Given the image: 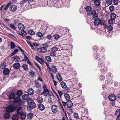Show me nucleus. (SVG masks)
<instances>
[{
    "label": "nucleus",
    "mask_w": 120,
    "mask_h": 120,
    "mask_svg": "<svg viewBox=\"0 0 120 120\" xmlns=\"http://www.w3.org/2000/svg\"><path fill=\"white\" fill-rule=\"evenodd\" d=\"M95 56L96 59H97L98 60V65L99 67H101V72L103 73L106 72V71L107 70V68L105 66L104 64L103 63V61L101 60V59H100L101 58L100 56H99V55H98V54L97 53H96L95 54Z\"/></svg>",
    "instance_id": "obj_1"
},
{
    "label": "nucleus",
    "mask_w": 120,
    "mask_h": 120,
    "mask_svg": "<svg viewBox=\"0 0 120 120\" xmlns=\"http://www.w3.org/2000/svg\"><path fill=\"white\" fill-rule=\"evenodd\" d=\"M22 107L20 105H16L15 107V108L17 110V113L19 115L22 112Z\"/></svg>",
    "instance_id": "obj_2"
},
{
    "label": "nucleus",
    "mask_w": 120,
    "mask_h": 120,
    "mask_svg": "<svg viewBox=\"0 0 120 120\" xmlns=\"http://www.w3.org/2000/svg\"><path fill=\"white\" fill-rule=\"evenodd\" d=\"M45 45V47H43L38 48V49L39 50L41 53H44L47 51V49L46 47H48L49 46L46 44H45L44 45Z\"/></svg>",
    "instance_id": "obj_3"
},
{
    "label": "nucleus",
    "mask_w": 120,
    "mask_h": 120,
    "mask_svg": "<svg viewBox=\"0 0 120 120\" xmlns=\"http://www.w3.org/2000/svg\"><path fill=\"white\" fill-rule=\"evenodd\" d=\"M14 109V107L12 105L8 106L6 108V110L7 112H13Z\"/></svg>",
    "instance_id": "obj_4"
},
{
    "label": "nucleus",
    "mask_w": 120,
    "mask_h": 120,
    "mask_svg": "<svg viewBox=\"0 0 120 120\" xmlns=\"http://www.w3.org/2000/svg\"><path fill=\"white\" fill-rule=\"evenodd\" d=\"M49 91L47 89H44L43 92L41 94L43 95L46 97L49 96H50V94L49 93Z\"/></svg>",
    "instance_id": "obj_5"
},
{
    "label": "nucleus",
    "mask_w": 120,
    "mask_h": 120,
    "mask_svg": "<svg viewBox=\"0 0 120 120\" xmlns=\"http://www.w3.org/2000/svg\"><path fill=\"white\" fill-rule=\"evenodd\" d=\"M101 20L100 18H97L94 21V24L96 26H97L101 23Z\"/></svg>",
    "instance_id": "obj_6"
},
{
    "label": "nucleus",
    "mask_w": 120,
    "mask_h": 120,
    "mask_svg": "<svg viewBox=\"0 0 120 120\" xmlns=\"http://www.w3.org/2000/svg\"><path fill=\"white\" fill-rule=\"evenodd\" d=\"M108 98L109 100L113 101H115L116 99V97L115 95L113 94L109 95Z\"/></svg>",
    "instance_id": "obj_7"
},
{
    "label": "nucleus",
    "mask_w": 120,
    "mask_h": 120,
    "mask_svg": "<svg viewBox=\"0 0 120 120\" xmlns=\"http://www.w3.org/2000/svg\"><path fill=\"white\" fill-rule=\"evenodd\" d=\"M18 26L19 29L21 30H24L25 27L24 25L22 23H19L18 24Z\"/></svg>",
    "instance_id": "obj_8"
},
{
    "label": "nucleus",
    "mask_w": 120,
    "mask_h": 120,
    "mask_svg": "<svg viewBox=\"0 0 120 120\" xmlns=\"http://www.w3.org/2000/svg\"><path fill=\"white\" fill-rule=\"evenodd\" d=\"M20 64L18 63H16L14 64L13 65V68L15 69H18L20 67Z\"/></svg>",
    "instance_id": "obj_9"
},
{
    "label": "nucleus",
    "mask_w": 120,
    "mask_h": 120,
    "mask_svg": "<svg viewBox=\"0 0 120 120\" xmlns=\"http://www.w3.org/2000/svg\"><path fill=\"white\" fill-rule=\"evenodd\" d=\"M51 109L53 112L56 113L57 111V107L56 105H53L51 107Z\"/></svg>",
    "instance_id": "obj_10"
},
{
    "label": "nucleus",
    "mask_w": 120,
    "mask_h": 120,
    "mask_svg": "<svg viewBox=\"0 0 120 120\" xmlns=\"http://www.w3.org/2000/svg\"><path fill=\"white\" fill-rule=\"evenodd\" d=\"M17 6L14 5H11L10 7V10L13 11H15L17 9Z\"/></svg>",
    "instance_id": "obj_11"
},
{
    "label": "nucleus",
    "mask_w": 120,
    "mask_h": 120,
    "mask_svg": "<svg viewBox=\"0 0 120 120\" xmlns=\"http://www.w3.org/2000/svg\"><path fill=\"white\" fill-rule=\"evenodd\" d=\"M10 71L7 68H5L3 71V73L4 75H6L8 74L9 72Z\"/></svg>",
    "instance_id": "obj_12"
},
{
    "label": "nucleus",
    "mask_w": 120,
    "mask_h": 120,
    "mask_svg": "<svg viewBox=\"0 0 120 120\" xmlns=\"http://www.w3.org/2000/svg\"><path fill=\"white\" fill-rule=\"evenodd\" d=\"M66 105L68 107L71 108L73 106V104L71 101L69 100L66 102Z\"/></svg>",
    "instance_id": "obj_13"
},
{
    "label": "nucleus",
    "mask_w": 120,
    "mask_h": 120,
    "mask_svg": "<svg viewBox=\"0 0 120 120\" xmlns=\"http://www.w3.org/2000/svg\"><path fill=\"white\" fill-rule=\"evenodd\" d=\"M10 116V114L8 112H6L4 114L3 117L5 119H7L9 118Z\"/></svg>",
    "instance_id": "obj_14"
},
{
    "label": "nucleus",
    "mask_w": 120,
    "mask_h": 120,
    "mask_svg": "<svg viewBox=\"0 0 120 120\" xmlns=\"http://www.w3.org/2000/svg\"><path fill=\"white\" fill-rule=\"evenodd\" d=\"M12 120H18L19 118V115L15 114H14L12 117Z\"/></svg>",
    "instance_id": "obj_15"
},
{
    "label": "nucleus",
    "mask_w": 120,
    "mask_h": 120,
    "mask_svg": "<svg viewBox=\"0 0 120 120\" xmlns=\"http://www.w3.org/2000/svg\"><path fill=\"white\" fill-rule=\"evenodd\" d=\"M20 98L19 97H16L13 100L14 103H19L20 100Z\"/></svg>",
    "instance_id": "obj_16"
},
{
    "label": "nucleus",
    "mask_w": 120,
    "mask_h": 120,
    "mask_svg": "<svg viewBox=\"0 0 120 120\" xmlns=\"http://www.w3.org/2000/svg\"><path fill=\"white\" fill-rule=\"evenodd\" d=\"M38 109L40 110L43 111L45 109L44 106L42 104H39L38 106Z\"/></svg>",
    "instance_id": "obj_17"
},
{
    "label": "nucleus",
    "mask_w": 120,
    "mask_h": 120,
    "mask_svg": "<svg viewBox=\"0 0 120 120\" xmlns=\"http://www.w3.org/2000/svg\"><path fill=\"white\" fill-rule=\"evenodd\" d=\"M34 93V91L32 88H30L28 90V93L30 95H32Z\"/></svg>",
    "instance_id": "obj_18"
},
{
    "label": "nucleus",
    "mask_w": 120,
    "mask_h": 120,
    "mask_svg": "<svg viewBox=\"0 0 120 120\" xmlns=\"http://www.w3.org/2000/svg\"><path fill=\"white\" fill-rule=\"evenodd\" d=\"M19 115L20 118L22 119H25L26 117V114L25 112H22Z\"/></svg>",
    "instance_id": "obj_19"
},
{
    "label": "nucleus",
    "mask_w": 120,
    "mask_h": 120,
    "mask_svg": "<svg viewBox=\"0 0 120 120\" xmlns=\"http://www.w3.org/2000/svg\"><path fill=\"white\" fill-rule=\"evenodd\" d=\"M63 3L62 1H57L56 4L57 5L56 7L57 8H59L63 6V5H62Z\"/></svg>",
    "instance_id": "obj_20"
},
{
    "label": "nucleus",
    "mask_w": 120,
    "mask_h": 120,
    "mask_svg": "<svg viewBox=\"0 0 120 120\" xmlns=\"http://www.w3.org/2000/svg\"><path fill=\"white\" fill-rule=\"evenodd\" d=\"M15 95L14 93H12L10 94L8 96L9 99H14L15 97Z\"/></svg>",
    "instance_id": "obj_21"
},
{
    "label": "nucleus",
    "mask_w": 120,
    "mask_h": 120,
    "mask_svg": "<svg viewBox=\"0 0 120 120\" xmlns=\"http://www.w3.org/2000/svg\"><path fill=\"white\" fill-rule=\"evenodd\" d=\"M51 70L53 73H56L57 71V69L55 66H53L51 68Z\"/></svg>",
    "instance_id": "obj_22"
},
{
    "label": "nucleus",
    "mask_w": 120,
    "mask_h": 120,
    "mask_svg": "<svg viewBox=\"0 0 120 120\" xmlns=\"http://www.w3.org/2000/svg\"><path fill=\"white\" fill-rule=\"evenodd\" d=\"M22 90H18L16 93V94L18 97L21 96L22 94Z\"/></svg>",
    "instance_id": "obj_23"
},
{
    "label": "nucleus",
    "mask_w": 120,
    "mask_h": 120,
    "mask_svg": "<svg viewBox=\"0 0 120 120\" xmlns=\"http://www.w3.org/2000/svg\"><path fill=\"white\" fill-rule=\"evenodd\" d=\"M22 98L24 100H26L29 98V95L27 94L24 95L22 96Z\"/></svg>",
    "instance_id": "obj_24"
},
{
    "label": "nucleus",
    "mask_w": 120,
    "mask_h": 120,
    "mask_svg": "<svg viewBox=\"0 0 120 120\" xmlns=\"http://www.w3.org/2000/svg\"><path fill=\"white\" fill-rule=\"evenodd\" d=\"M94 2V4L95 5L98 6L100 4V2L98 0H92Z\"/></svg>",
    "instance_id": "obj_25"
},
{
    "label": "nucleus",
    "mask_w": 120,
    "mask_h": 120,
    "mask_svg": "<svg viewBox=\"0 0 120 120\" xmlns=\"http://www.w3.org/2000/svg\"><path fill=\"white\" fill-rule=\"evenodd\" d=\"M60 84L61 87L63 89H65L67 87L66 84L64 82L62 81L61 82Z\"/></svg>",
    "instance_id": "obj_26"
},
{
    "label": "nucleus",
    "mask_w": 120,
    "mask_h": 120,
    "mask_svg": "<svg viewBox=\"0 0 120 120\" xmlns=\"http://www.w3.org/2000/svg\"><path fill=\"white\" fill-rule=\"evenodd\" d=\"M112 0H106L105 4L107 6L109 5L112 4Z\"/></svg>",
    "instance_id": "obj_27"
},
{
    "label": "nucleus",
    "mask_w": 120,
    "mask_h": 120,
    "mask_svg": "<svg viewBox=\"0 0 120 120\" xmlns=\"http://www.w3.org/2000/svg\"><path fill=\"white\" fill-rule=\"evenodd\" d=\"M37 101L39 103H41L43 101V99L42 97H38L37 98Z\"/></svg>",
    "instance_id": "obj_28"
},
{
    "label": "nucleus",
    "mask_w": 120,
    "mask_h": 120,
    "mask_svg": "<svg viewBox=\"0 0 120 120\" xmlns=\"http://www.w3.org/2000/svg\"><path fill=\"white\" fill-rule=\"evenodd\" d=\"M116 15L114 13H112L110 15L111 19L113 20H115L116 18Z\"/></svg>",
    "instance_id": "obj_29"
},
{
    "label": "nucleus",
    "mask_w": 120,
    "mask_h": 120,
    "mask_svg": "<svg viewBox=\"0 0 120 120\" xmlns=\"http://www.w3.org/2000/svg\"><path fill=\"white\" fill-rule=\"evenodd\" d=\"M56 77L57 79L59 81H61L62 80V78L60 75H56Z\"/></svg>",
    "instance_id": "obj_30"
},
{
    "label": "nucleus",
    "mask_w": 120,
    "mask_h": 120,
    "mask_svg": "<svg viewBox=\"0 0 120 120\" xmlns=\"http://www.w3.org/2000/svg\"><path fill=\"white\" fill-rule=\"evenodd\" d=\"M22 67L23 69L25 71L28 70V67L27 65L26 64H23L22 65Z\"/></svg>",
    "instance_id": "obj_31"
},
{
    "label": "nucleus",
    "mask_w": 120,
    "mask_h": 120,
    "mask_svg": "<svg viewBox=\"0 0 120 120\" xmlns=\"http://www.w3.org/2000/svg\"><path fill=\"white\" fill-rule=\"evenodd\" d=\"M64 96L65 97L67 100H68L70 99V97L69 95L68 94H65Z\"/></svg>",
    "instance_id": "obj_32"
},
{
    "label": "nucleus",
    "mask_w": 120,
    "mask_h": 120,
    "mask_svg": "<svg viewBox=\"0 0 120 120\" xmlns=\"http://www.w3.org/2000/svg\"><path fill=\"white\" fill-rule=\"evenodd\" d=\"M30 106L31 108H34L36 106V104L34 102V101L32 102L30 105Z\"/></svg>",
    "instance_id": "obj_33"
},
{
    "label": "nucleus",
    "mask_w": 120,
    "mask_h": 120,
    "mask_svg": "<svg viewBox=\"0 0 120 120\" xmlns=\"http://www.w3.org/2000/svg\"><path fill=\"white\" fill-rule=\"evenodd\" d=\"M52 37L55 40H57L60 37V36L58 34H56L55 35H54Z\"/></svg>",
    "instance_id": "obj_34"
},
{
    "label": "nucleus",
    "mask_w": 120,
    "mask_h": 120,
    "mask_svg": "<svg viewBox=\"0 0 120 120\" xmlns=\"http://www.w3.org/2000/svg\"><path fill=\"white\" fill-rule=\"evenodd\" d=\"M115 114L117 116H120V109L117 110L116 111Z\"/></svg>",
    "instance_id": "obj_35"
},
{
    "label": "nucleus",
    "mask_w": 120,
    "mask_h": 120,
    "mask_svg": "<svg viewBox=\"0 0 120 120\" xmlns=\"http://www.w3.org/2000/svg\"><path fill=\"white\" fill-rule=\"evenodd\" d=\"M34 101V100L32 98H30L28 99L27 102V104L30 105L31 103H32V102H33Z\"/></svg>",
    "instance_id": "obj_36"
},
{
    "label": "nucleus",
    "mask_w": 120,
    "mask_h": 120,
    "mask_svg": "<svg viewBox=\"0 0 120 120\" xmlns=\"http://www.w3.org/2000/svg\"><path fill=\"white\" fill-rule=\"evenodd\" d=\"M33 115V114L31 113H29L27 115V117L29 119H31L32 118V116Z\"/></svg>",
    "instance_id": "obj_37"
},
{
    "label": "nucleus",
    "mask_w": 120,
    "mask_h": 120,
    "mask_svg": "<svg viewBox=\"0 0 120 120\" xmlns=\"http://www.w3.org/2000/svg\"><path fill=\"white\" fill-rule=\"evenodd\" d=\"M28 33L30 35H33L35 34V33L33 30H28Z\"/></svg>",
    "instance_id": "obj_38"
},
{
    "label": "nucleus",
    "mask_w": 120,
    "mask_h": 120,
    "mask_svg": "<svg viewBox=\"0 0 120 120\" xmlns=\"http://www.w3.org/2000/svg\"><path fill=\"white\" fill-rule=\"evenodd\" d=\"M11 48L12 49L14 48L15 46V44L14 43L13 41H11Z\"/></svg>",
    "instance_id": "obj_39"
},
{
    "label": "nucleus",
    "mask_w": 120,
    "mask_h": 120,
    "mask_svg": "<svg viewBox=\"0 0 120 120\" xmlns=\"http://www.w3.org/2000/svg\"><path fill=\"white\" fill-rule=\"evenodd\" d=\"M21 34H19V35H26V32L24 31V30H21Z\"/></svg>",
    "instance_id": "obj_40"
},
{
    "label": "nucleus",
    "mask_w": 120,
    "mask_h": 120,
    "mask_svg": "<svg viewBox=\"0 0 120 120\" xmlns=\"http://www.w3.org/2000/svg\"><path fill=\"white\" fill-rule=\"evenodd\" d=\"M86 9L87 11H90L91 10L92 8L90 6H88L86 7Z\"/></svg>",
    "instance_id": "obj_41"
},
{
    "label": "nucleus",
    "mask_w": 120,
    "mask_h": 120,
    "mask_svg": "<svg viewBox=\"0 0 120 120\" xmlns=\"http://www.w3.org/2000/svg\"><path fill=\"white\" fill-rule=\"evenodd\" d=\"M81 112L83 113H86L87 112V110L86 109L84 108H82L81 109Z\"/></svg>",
    "instance_id": "obj_42"
},
{
    "label": "nucleus",
    "mask_w": 120,
    "mask_h": 120,
    "mask_svg": "<svg viewBox=\"0 0 120 120\" xmlns=\"http://www.w3.org/2000/svg\"><path fill=\"white\" fill-rule=\"evenodd\" d=\"M14 60L15 62H18L20 60V58L18 56H16L15 57Z\"/></svg>",
    "instance_id": "obj_43"
},
{
    "label": "nucleus",
    "mask_w": 120,
    "mask_h": 120,
    "mask_svg": "<svg viewBox=\"0 0 120 120\" xmlns=\"http://www.w3.org/2000/svg\"><path fill=\"white\" fill-rule=\"evenodd\" d=\"M45 59L47 61L51 62V57L49 56H47L45 57Z\"/></svg>",
    "instance_id": "obj_44"
},
{
    "label": "nucleus",
    "mask_w": 120,
    "mask_h": 120,
    "mask_svg": "<svg viewBox=\"0 0 120 120\" xmlns=\"http://www.w3.org/2000/svg\"><path fill=\"white\" fill-rule=\"evenodd\" d=\"M58 50V48L57 47H54L51 48V50L55 52L57 51Z\"/></svg>",
    "instance_id": "obj_45"
},
{
    "label": "nucleus",
    "mask_w": 120,
    "mask_h": 120,
    "mask_svg": "<svg viewBox=\"0 0 120 120\" xmlns=\"http://www.w3.org/2000/svg\"><path fill=\"white\" fill-rule=\"evenodd\" d=\"M9 26H10L14 30H16V28L14 25L12 23H11L10 24Z\"/></svg>",
    "instance_id": "obj_46"
},
{
    "label": "nucleus",
    "mask_w": 120,
    "mask_h": 120,
    "mask_svg": "<svg viewBox=\"0 0 120 120\" xmlns=\"http://www.w3.org/2000/svg\"><path fill=\"white\" fill-rule=\"evenodd\" d=\"M107 29L109 31H111L112 30V27L111 25H109L107 26Z\"/></svg>",
    "instance_id": "obj_47"
},
{
    "label": "nucleus",
    "mask_w": 120,
    "mask_h": 120,
    "mask_svg": "<svg viewBox=\"0 0 120 120\" xmlns=\"http://www.w3.org/2000/svg\"><path fill=\"white\" fill-rule=\"evenodd\" d=\"M29 73L30 75L31 76H34L35 75L34 73L32 70H31L30 71Z\"/></svg>",
    "instance_id": "obj_48"
},
{
    "label": "nucleus",
    "mask_w": 120,
    "mask_h": 120,
    "mask_svg": "<svg viewBox=\"0 0 120 120\" xmlns=\"http://www.w3.org/2000/svg\"><path fill=\"white\" fill-rule=\"evenodd\" d=\"M37 36L40 37H41L43 36V34L41 32L37 33Z\"/></svg>",
    "instance_id": "obj_49"
},
{
    "label": "nucleus",
    "mask_w": 120,
    "mask_h": 120,
    "mask_svg": "<svg viewBox=\"0 0 120 120\" xmlns=\"http://www.w3.org/2000/svg\"><path fill=\"white\" fill-rule=\"evenodd\" d=\"M35 85L37 88L40 87L41 85L38 82H36L35 83Z\"/></svg>",
    "instance_id": "obj_50"
},
{
    "label": "nucleus",
    "mask_w": 120,
    "mask_h": 120,
    "mask_svg": "<svg viewBox=\"0 0 120 120\" xmlns=\"http://www.w3.org/2000/svg\"><path fill=\"white\" fill-rule=\"evenodd\" d=\"M25 103V102L24 101L20 100V101L19 102V104L18 105H20L21 106L22 105L24 104Z\"/></svg>",
    "instance_id": "obj_51"
},
{
    "label": "nucleus",
    "mask_w": 120,
    "mask_h": 120,
    "mask_svg": "<svg viewBox=\"0 0 120 120\" xmlns=\"http://www.w3.org/2000/svg\"><path fill=\"white\" fill-rule=\"evenodd\" d=\"M109 8L111 11H113L114 9V6L113 5L110 6L109 7Z\"/></svg>",
    "instance_id": "obj_52"
},
{
    "label": "nucleus",
    "mask_w": 120,
    "mask_h": 120,
    "mask_svg": "<svg viewBox=\"0 0 120 120\" xmlns=\"http://www.w3.org/2000/svg\"><path fill=\"white\" fill-rule=\"evenodd\" d=\"M55 52L51 50V52H50V55L52 56H55L56 55L55 54Z\"/></svg>",
    "instance_id": "obj_53"
},
{
    "label": "nucleus",
    "mask_w": 120,
    "mask_h": 120,
    "mask_svg": "<svg viewBox=\"0 0 120 120\" xmlns=\"http://www.w3.org/2000/svg\"><path fill=\"white\" fill-rule=\"evenodd\" d=\"M24 58L23 60V61H26V60H28V59H29L26 56V55L24 54Z\"/></svg>",
    "instance_id": "obj_54"
},
{
    "label": "nucleus",
    "mask_w": 120,
    "mask_h": 120,
    "mask_svg": "<svg viewBox=\"0 0 120 120\" xmlns=\"http://www.w3.org/2000/svg\"><path fill=\"white\" fill-rule=\"evenodd\" d=\"M18 48H19V49L20 51L23 54H25L24 52V51L21 48H20V47L19 46H18Z\"/></svg>",
    "instance_id": "obj_55"
},
{
    "label": "nucleus",
    "mask_w": 120,
    "mask_h": 120,
    "mask_svg": "<svg viewBox=\"0 0 120 120\" xmlns=\"http://www.w3.org/2000/svg\"><path fill=\"white\" fill-rule=\"evenodd\" d=\"M118 0H114L113 1L114 4L115 5L117 4L118 3Z\"/></svg>",
    "instance_id": "obj_56"
},
{
    "label": "nucleus",
    "mask_w": 120,
    "mask_h": 120,
    "mask_svg": "<svg viewBox=\"0 0 120 120\" xmlns=\"http://www.w3.org/2000/svg\"><path fill=\"white\" fill-rule=\"evenodd\" d=\"M46 64L47 67L48 68L49 70V71H50L51 70V68L49 66V65L48 63L46 62H45Z\"/></svg>",
    "instance_id": "obj_57"
},
{
    "label": "nucleus",
    "mask_w": 120,
    "mask_h": 120,
    "mask_svg": "<svg viewBox=\"0 0 120 120\" xmlns=\"http://www.w3.org/2000/svg\"><path fill=\"white\" fill-rule=\"evenodd\" d=\"M105 78L104 75H102L99 77V79L101 80H102L105 79Z\"/></svg>",
    "instance_id": "obj_58"
},
{
    "label": "nucleus",
    "mask_w": 120,
    "mask_h": 120,
    "mask_svg": "<svg viewBox=\"0 0 120 120\" xmlns=\"http://www.w3.org/2000/svg\"><path fill=\"white\" fill-rule=\"evenodd\" d=\"M114 20L112 19H110L108 21V23L109 24H112L113 23V21Z\"/></svg>",
    "instance_id": "obj_59"
},
{
    "label": "nucleus",
    "mask_w": 120,
    "mask_h": 120,
    "mask_svg": "<svg viewBox=\"0 0 120 120\" xmlns=\"http://www.w3.org/2000/svg\"><path fill=\"white\" fill-rule=\"evenodd\" d=\"M93 16H92V17L96 19L98 17V15L96 13L94 14H93L92 15Z\"/></svg>",
    "instance_id": "obj_60"
},
{
    "label": "nucleus",
    "mask_w": 120,
    "mask_h": 120,
    "mask_svg": "<svg viewBox=\"0 0 120 120\" xmlns=\"http://www.w3.org/2000/svg\"><path fill=\"white\" fill-rule=\"evenodd\" d=\"M52 37L50 35H48L46 37V38L50 40L52 38Z\"/></svg>",
    "instance_id": "obj_61"
},
{
    "label": "nucleus",
    "mask_w": 120,
    "mask_h": 120,
    "mask_svg": "<svg viewBox=\"0 0 120 120\" xmlns=\"http://www.w3.org/2000/svg\"><path fill=\"white\" fill-rule=\"evenodd\" d=\"M96 10H92V12H91V15H93V14H96Z\"/></svg>",
    "instance_id": "obj_62"
},
{
    "label": "nucleus",
    "mask_w": 120,
    "mask_h": 120,
    "mask_svg": "<svg viewBox=\"0 0 120 120\" xmlns=\"http://www.w3.org/2000/svg\"><path fill=\"white\" fill-rule=\"evenodd\" d=\"M74 116L75 117L77 118H78L79 116H78V114L77 113H75L74 114Z\"/></svg>",
    "instance_id": "obj_63"
},
{
    "label": "nucleus",
    "mask_w": 120,
    "mask_h": 120,
    "mask_svg": "<svg viewBox=\"0 0 120 120\" xmlns=\"http://www.w3.org/2000/svg\"><path fill=\"white\" fill-rule=\"evenodd\" d=\"M48 101L49 103H50L52 102V99L51 97H50L48 99Z\"/></svg>",
    "instance_id": "obj_64"
}]
</instances>
